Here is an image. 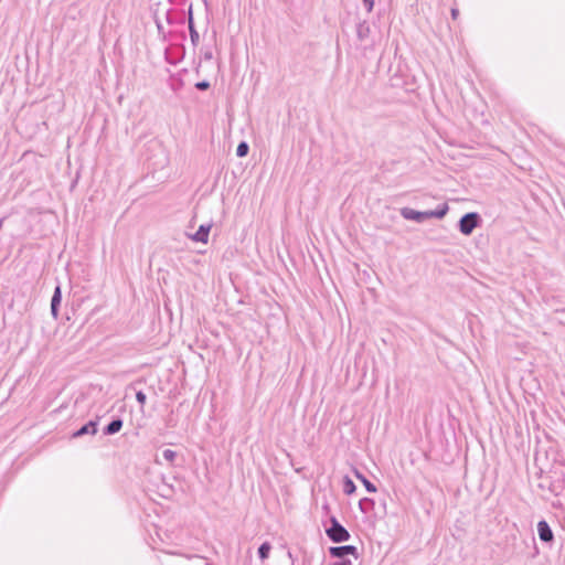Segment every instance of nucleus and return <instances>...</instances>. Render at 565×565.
<instances>
[{
    "instance_id": "nucleus-13",
    "label": "nucleus",
    "mask_w": 565,
    "mask_h": 565,
    "mask_svg": "<svg viewBox=\"0 0 565 565\" xmlns=\"http://www.w3.org/2000/svg\"><path fill=\"white\" fill-rule=\"evenodd\" d=\"M189 30H190V36L193 44H196L199 42L200 35L198 31L193 26L192 18L190 17L189 20Z\"/></svg>"
},
{
    "instance_id": "nucleus-18",
    "label": "nucleus",
    "mask_w": 565,
    "mask_h": 565,
    "mask_svg": "<svg viewBox=\"0 0 565 565\" xmlns=\"http://www.w3.org/2000/svg\"><path fill=\"white\" fill-rule=\"evenodd\" d=\"M136 399L138 401V403L143 405L146 403L147 396H146V394L142 391H138L136 393Z\"/></svg>"
},
{
    "instance_id": "nucleus-1",
    "label": "nucleus",
    "mask_w": 565,
    "mask_h": 565,
    "mask_svg": "<svg viewBox=\"0 0 565 565\" xmlns=\"http://www.w3.org/2000/svg\"><path fill=\"white\" fill-rule=\"evenodd\" d=\"M331 526L327 529V535L329 539L335 543L345 542L350 539V533L348 530L342 526L338 520L332 516L330 519Z\"/></svg>"
},
{
    "instance_id": "nucleus-11",
    "label": "nucleus",
    "mask_w": 565,
    "mask_h": 565,
    "mask_svg": "<svg viewBox=\"0 0 565 565\" xmlns=\"http://www.w3.org/2000/svg\"><path fill=\"white\" fill-rule=\"evenodd\" d=\"M271 545L268 542L263 543L258 548V556L262 561L269 556Z\"/></svg>"
},
{
    "instance_id": "nucleus-9",
    "label": "nucleus",
    "mask_w": 565,
    "mask_h": 565,
    "mask_svg": "<svg viewBox=\"0 0 565 565\" xmlns=\"http://www.w3.org/2000/svg\"><path fill=\"white\" fill-rule=\"evenodd\" d=\"M122 427V420L117 418V419H114L111 420L105 428V434L106 435H114L116 433H118Z\"/></svg>"
},
{
    "instance_id": "nucleus-15",
    "label": "nucleus",
    "mask_w": 565,
    "mask_h": 565,
    "mask_svg": "<svg viewBox=\"0 0 565 565\" xmlns=\"http://www.w3.org/2000/svg\"><path fill=\"white\" fill-rule=\"evenodd\" d=\"M162 457L164 458V460H167L169 462H173V460L177 457V452L171 449H166L162 452Z\"/></svg>"
},
{
    "instance_id": "nucleus-12",
    "label": "nucleus",
    "mask_w": 565,
    "mask_h": 565,
    "mask_svg": "<svg viewBox=\"0 0 565 565\" xmlns=\"http://www.w3.org/2000/svg\"><path fill=\"white\" fill-rule=\"evenodd\" d=\"M355 477L361 480V482L364 484L365 489L369 491V492H375L376 491V487L370 482L363 475H361L360 472H355Z\"/></svg>"
},
{
    "instance_id": "nucleus-20",
    "label": "nucleus",
    "mask_w": 565,
    "mask_h": 565,
    "mask_svg": "<svg viewBox=\"0 0 565 565\" xmlns=\"http://www.w3.org/2000/svg\"><path fill=\"white\" fill-rule=\"evenodd\" d=\"M375 0H363V4L367 12H371L373 10Z\"/></svg>"
},
{
    "instance_id": "nucleus-8",
    "label": "nucleus",
    "mask_w": 565,
    "mask_h": 565,
    "mask_svg": "<svg viewBox=\"0 0 565 565\" xmlns=\"http://www.w3.org/2000/svg\"><path fill=\"white\" fill-rule=\"evenodd\" d=\"M97 431V424L93 420L82 426L78 430L73 434V437H81L86 434L95 435Z\"/></svg>"
},
{
    "instance_id": "nucleus-4",
    "label": "nucleus",
    "mask_w": 565,
    "mask_h": 565,
    "mask_svg": "<svg viewBox=\"0 0 565 565\" xmlns=\"http://www.w3.org/2000/svg\"><path fill=\"white\" fill-rule=\"evenodd\" d=\"M212 228V224H202L194 234H189L188 237L198 243L206 244L209 242V234Z\"/></svg>"
},
{
    "instance_id": "nucleus-6",
    "label": "nucleus",
    "mask_w": 565,
    "mask_h": 565,
    "mask_svg": "<svg viewBox=\"0 0 565 565\" xmlns=\"http://www.w3.org/2000/svg\"><path fill=\"white\" fill-rule=\"evenodd\" d=\"M537 532H539L540 540L545 543H550L554 539L553 532H552L548 523L544 520H542L537 523Z\"/></svg>"
},
{
    "instance_id": "nucleus-19",
    "label": "nucleus",
    "mask_w": 565,
    "mask_h": 565,
    "mask_svg": "<svg viewBox=\"0 0 565 565\" xmlns=\"http://www.w3.org/2000/svg\"><path fill=\"white\" fill-rule=\"evenodd\" d=\"M195 87L199 89V90H205L210 87V83L206 82V81H202V82H198L195 84Z\"/></svg>"
},
{
    "instance_id": "nucleus-21",
    "label": "nucleus",
    "mask_w": 565,
    "mask_h": 565,
    "mask_svg": "<svg viewBox=\"0 0 565 565\" xmlns=\"http://www.w3.org/2000/svg\"><path fill=\"white\" fill-rule=\"evenodd\" d=\"M369 503H371V500H369V499H362V500L360 501L359 505H360V508H361V510H362V511H365V508H364V507H366V504H369Z\"/></svg>"
},
{
    "instance_id": "nucleus-23",
    "label": "nucleus",
    "mask_w": 565,
    "mask_h": 565,
    "mask_svg": "<svg viewBox=\"0 0 565 565\" xmlns=\"http://www.w3.org/2000/svg\"><path fill=\"white\" fill-rule=\"evenodd\" d=\"M458 14H459L458 9H455V8L451 9V17H452V19H457Z\"/></svg>"
},
{
    "instance_id": "nucleus-17",
    "label": "nucleus",
    "mask_w": 565,
    "mask_h": 565,
    "mask_svg": "<svg viewBox=\"0 0 565 565\" xmlns=\"http://www.w3.org/2000/svg\"><path fill=\"white\" fill-rule=\"evenodd\" d=\"M369 32V26L360 24L358 28V36L364 39Z\"/></svg>"
},
{
    "instance_id": "nucleus-7",
    "label": "nucleus",
    "mask_w": 565,
    "mask_h": 565,
    "mask_svg": "<svg viewBox=\"0 0 565 565\" xmlns=\"http://www.w3.org/2000/svg\"><path fill=\"white\" fill-rule=\"evenodd\" d=\"M62 300V292L60 286H57L54 290V294L51 299V313L56 319L58 317V307Z\"/></svg>"
},
{
    "instance_id": "nucleus-16",
    "label": "nucleus",
    "mask_w": 565,
    "mask_h": 565,
    "mask_svg": "<svg viewBox=\"0 0 565 565\" xmlns=\"http://www.w3.org/2000/svg\"><path fill=\"white\" fill-rule=\"evenodd\" d=\"M355 490V484L353 483V481L349 478L345 479L344 481V492L347 494H351L353 493Z\"/></svg>"
},
{
    "instance_id": "nucleus-14",
    "label": "nucleus",
    "mask_w": 565,
    "mask_h": 565,
    "mask_svg": "<svg viewBox=\"0 0 565 565\" xmlns=\"http://www.w3.org/2000/svg\"><path fill=\"white\" fill-rule=\"evenodd\" d=\"M248 150H249L248 145H247L245 141H242V142L237 146L236 154H237L238 157H245V156H247Z\"/></svg>"
},
{
    "instance_id": "nucleus-10",
    "label": "nucleus",
    "mask_w": 565,
    "mask_h": 565,
    "mask_svg": "<svg viewBox=\"0 0 565 565\" xmlns=\"http://www.w3.org/2000/svg\"><path fill=\"white\" fill-rule=\"evenodd\" d=\"M448 212V205L445 203L437 210L429 211L430 218H443Z\"/></svg>"
},
{
    "instance_id": "nucleus-5",
    "label": "nucleus",
    "mask_w": 565,
    "mask_h": 565,
    "mask_svg": "<svg viewBox=\"0 0 565 565\" xmlns=\"http://www.w3.org/2000/svg\"><path fill=\"white\" fill-rule=\"evenodd\" d=\"M331 556L337 558H343L345 555H354L358 557V550L353 545L333 546L329 550Z\"/></svg>"
},
{
    "instance_id": "nucleus-22",
    "label": "nucleus",
    "mask_w": 565,
    "mask_h": 565,
    "mask_svg": "<svg viewBox=\"0 0 565 565\" xmlns=\"http://www.w3.org/2000/svg\"><path fill=\"white\" fill-rule=\"evenodd\" d=\"M369 503H371V500H369V499H362V500L360 501L359 505H360V508H361V510H362V511H365V508H364V507H366V504H369Z\"/></svg>"
},
{
    "instance_id": "nucleus-24",
    "label": "nucleus",
    "mask_w": 565,
    "mask_h": 565,
    "mask_svg": "<svg viewBox=\"0 0 565 565\" xmlns=\"http://www.w3.org/2000/svg\"><path fill=\"white\" fill-rule=\"evenodd\" d=\"M2 227V221L0 220V228Z\"/></svg>"
},
{
    "instance_id": "nucleus-3",
    "label": "nucleus",
    "mask_w": 565,
    "mask_h": 565,
    "mask_svg": "<svg viewBox=\"0 0 565 565\" xmlns=\"http://www.w3.org/2000/svg\"><path fill=\"white\" fill-rule=\"evenodd\" d=\"M401 215L405 220L416 221L419 223L427 218H430L429 211L420 212V211H415L411 207H403L401 210Z\"/></svg>"
},
{
    "instance_id": "nucleus-2",
    "label": "nucleus",
    "mask_w": 565,
    "mask_h": 565,
    "mask_svg": "<svg viewBox=\"0 0 565 565\" xmlns=\"http://www.w3.org/2000/svg\"><path fill=\"white\" fill-rule=\"evenodd\" d=\"M479 215L475 212L465 214L459 221V230L463 235H470L479 224Z\"/></svg>"
}]
</instances>
